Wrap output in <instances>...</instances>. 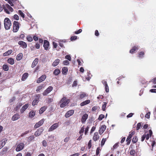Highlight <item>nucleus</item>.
<instances>
[{"instance_id": "nucleus-1", "label": "nucleus", "mask_w": 156, "mask_h": 156, "mask_svg": "<svg viewBox=\"0 0 156 156\" xmlns=\"http://www.w3.org/2000/svg\"><path fill=\"white\" fill-rule=\"evenodd\" d=\"M69 102V99H67L66 97H63L59 102V103L60 104V107L61 108H64L68 104Z\"/></svg>"}, {"instance_id": "nucleus-2", "label": "nucleus", "mask_w": 156, "mask_h": 156, "mask_svg": "<svg viewBox=\"0 0 156 156\" xmlns=\"http://www.w3.org/2000/svg\"><path fill=\"white\" fill-rule=\"evenodd\" d=\"M5 28L6 30H9L11 25L10 20L8 18H5L4 20Z\"/></svg>"}, {"instance_id": "nucleus-3", "label": "nucleus", "mask_w": 156, "mask_h": 156, "mask_svg": "<svg viewBox=\"0 0 156 156\" xmlns=\"http://www.w3.org/2000/svg\"><path fill=\"white\" fill-rule=\"evenodd\" d=\"M3 8L4 9V11L7 13L9 14L10 13L8 10L11 12H12L13 9L9 4H6L2 5Z\"/></svg>"}, {"instance_id": "nucleus-4", "label": "nucleus", "mask_w": 156, "mask_h": 156, "mask_svg": "<svg viewBox=\"0 0 156 156\" xmlns=\"http://www.w3.org/2000/svg\"><path fill=\"white\" fill-rule=\"evenodd\" d=\"M19 23L17 21H14L13 23V31L14 32H16L19 30Z\"/></svg>"}, {"instance_id": "nucleus-5", "label": "nucleus", "mask_w": 156, "mask_h": 156, "mask_svg": "<svg viewBox=\"0 0 156 156\" xmlns=\"http://www.w3.org/2000/svg\"><path fill=\"white\" fill-rule=\"evenodd\" d=\"M24 147V144L23 143H20L17 146L16 150L17 151H19L23 150Z\"/></svg>"}, {"instance_id": "nucleus-6", "label": "nucleus", "mask_w": 156, "mask_h": 156, "mask_svg": "<svg viewBox=\"0 0 156 156\" xmlns=\"http://www.w3.org/2000/svg\"><path fill=\"white\" fill-rule=\"evenodd\" d=\"M58 126L59 125L58 123H54L49 128L48 131L51 132L57 128Z\"/></svg>"}, {"instance_id": "nucleus-7", "label": "nucleus", "mask_w": 156, "mask_h": 156, "mask_svg": "<svg viewBox=\"0 0 156 156\" xmlns=\"http://www.w3.org/2000/svg\"><path fill=\"white\" fill-rule=\"evenodd\" d=\"M53 88L51 86L49 87L43 93L44 96L47 95L53 90Z\"/></svg>"}, {"instance_id": "nucleus-8", "label": "nucleus", "mask_w": 156, "mask_h": 156, "mask_svg": "<svg viewBox=\"0 0 156 156\" xmlns=\"http://www.w3.org/2000/svg\"><path fill=\"white\" fill-rule=\"evenodd\" d=\"M44 122V119H41L35 124V125L34 126V128L35 129H36L39 127L43 124Z\"/></svg>"}, {"instance_id": "nucleus-9", "label": "nucleus", "mask_w": 156, "mask_h": 156, "mask_svg": "<svg viewBox=\"0 0 156 156\" xmlns=\"http://www.w3.org/2000/svg\"><path fill=\"white\" fill-rule=\"evenodd\" d=\"M7 140L5 138H4L0 141V149H2L6 143Z\"/></svg>"}, {"instance_id": "nucleus-10", "label": "nucleus", "mask_w": 156, "mask_h": 156, "mask_svg": "<svg viewBox=\"0 0 156 156\" xmlns=\"http://www.w3.org/2000/svg\"><path fill=\"white\" fill-rule=\"evenodd\" d=\"M43 131V128H40L35 133V135L36 136H39L41 134Z\"/></svg>"}, {"instance_id": "nucleus-11", "label": "nucleus", "mask_w": 156, "mask_h": 156, "mask_svg": "<svg viewBox=\"0 0 156 156\" xmlns=\"http://www.w3.org/2000/svg\"><path fill=\"white\" fill-rule=\"evenodd\" d=\"M18 44L23 48H26L27 47V45L26 43L23 41H20L18 42Z\"/></svg>"}, {"instance_id": "nucleus-12", "label": "nucleus", "mask_w": 156, "mask_h": 156, "mask_svg": "<svg viewBox=\"0 0 156 156\" xmlns=\"http://www.w3.org/2000/svg\"><path fill=\"white\" fill-rule=\"evenodd\" d=\"M46 76L45 75H42L40 77L38 78L37 81V83H40L44 81L46 78Z\"/></svg>"}, {"instance_id": "nucleus-13", "label": "nucleus", "mask_w": 156, "mask_h": 156, "mask_svg": "<svg viewBox=\"0 0 156 156\" xmlns=\"http://www.w3.org/2000/svg\"><path fill=\"white\" fill-rule=\"evenodd\" d=\"M134 134V132H132L131 133L129 134V135L128 136L126 141H127V144H129L130 143V141L131 140V138L133 136V135Z\"/></svg>"}, {"instance_id": "nucleus-14", "label": "nucleus", "mask_w": 156, "mask_h": 156, "mask_svg": "<svg viewBox=\"0 0 156 156\" xmlns=\"http://www.w3.org/2000/svg\"><path fill=\"white\" fill-rule=\"evenodd\" d=\"M74 111L73 110H71L68 111L65 114V117L66 118H68L72 115L74 113Z\"/></svg>"}, {"instance_id": "nucleus-15", "label": "nucleus", "mask_w": 156, "mask_h": 156, "mask_svg": "<svg viewBox=\"0 0 156 156\" xmlns=\"http://www.w3.org/2000/svg\"><path fill=\"white\" fill-rule=\"evenodd\" d=\"M106 126L105 125H103L101 126L100 129L99 130L100 134H102L106 129Z\"/></svg>"}, {"instance_id": "nucleus-16", "label": "nucleus", "mask_w": 156, "mask_h": 156, "mask_svg": "<svg viewBox=\"0 0 156 156\" xmlns=\"http://www.w3.org/2000/svg\"><path fill=\"white\" fill-rule=\"evenodd\" d=\"M20 118V115L16 113L14 114L12 117L11 119L13 121H16L18 119H19Z\"/></svg>"}, {"instance_id": "nucleus-17", "label": "nucleus", "mask_w": 156, "mask_h": 156, "mask_svg": "<svg viewBox=\"0 0 156 156\" xmlns=\"http://www.w3.org/2000/svg\"><path fill=\"white\" fill-rule=\"evenodd\" d=\"M29 105L28 104H26L24 105H23L21 109H20V112L21 113H23L25 110L28 107Z\"/></svg>"}, {"instance_id": "nucleus-18", "label": "nucleus", "mask_w": 156, "mask_h": 156, "mask_svg": "<svg viewBox=\"0 0 156 156\" xmlns=\"http://www.w3.org/2000/svg\"><path fill=\"white\" fill-rule=\"evenodd\" d=\"M88 115L86 114H84L82 117L81 122L82 123H84L87 118Z\"/></svg>"}, {"instance_id": "nucleus-19", "label": "nucleus", "mask_w": 156, "mask_h": 156, "mask_svg": "<svg viewBox=\"0 0 156 156\" xmlns=\"http://www.w3.org/2000/svg\"><path fill=\"white\" fill-rule=\"evenodd\" d=\"M49 45V43L47 40H44V44L43 46L44 48L45 49L47 50L48 48V47Z\"/></svg>"}, {"instance_id": "nucleus-20", "label": "nucleus", "mask_w": 156, "mask_h": 156, "mask_svg": "<svg viewBox=\"0 0 156 156\" xmlns=\"http://www.w3.org/2000/svg\"><path fill=\"white\" fill-rule=\"evenodd\" d=\"M38 61V59L37 58H36L34 60L31 65V67L32 68H33L35 67V66L37 64Z\"/></svg>"}, {"instance_id": "nucleus-21", "label": "nucleus", "mask_w": 156, "mask_h": 156, "mask_svg": "<svg viewBox=\"0 0 156 156\" xmlns=\"http://www.w3.org/2000/svg\"><path fill=\"white\" fill-rule=\"evenodd\" d=\"M47 108V106H44L42 107L39 111V113L40 114H41L46 110Z\"/></svg>"}, {"instance_id": "nucleus-22", "label": "nucleus", "mask_w": 156, "mask_h": 156, "mask_svg": "<svg viewBox=\"0 0 156 156\" xmlns=\"http://www.w3.org/2000/svg\"><path fill=\"white\" fill-rule=\"evenodd\" d=\"M99 138L98 136V133L97 132L95 133L93 137V139L94 141L97 140Z\"/></svg>"}, {"instance_id": "nucleus-23", "label": "nucleus", "mask_w": 156, "mask_h": 156, "mask_svg": "<svg viewBox=\"0 0 156 156\" xmlns=\"http://www.w3.org/2000/svg\"><path fill=\"white\" fill-rule=\"evenodd\" d=\"M23 57V54L21 53H20L16 56V59L17 61H20L22 58Z\"/></svg>"}, {"instance_id": "nucleus-24", "label": "nucleus", "mask_w": 156, "mask_h": 156, "mask_svg": "<svg viewBox=\"0 0 156 156\" xmlns=\"http://www.w3.org/2000/svg\"><path fill=\"white\" fill-rule=\"evenodd\" d=\"M28 76V74L27 73H25L23 75L21 80L23 81H24Z\"/></svg>"}, {"instance_id": "nucleus-25", "label": "nucleus", "mask_w": 156, "mask_h": 156, "mask_svg": "<svg viewBox=\"0 0 156 156\" xmlns=\"http://www.w3.org/2000/svg\"><path fill=\"white\" fill-rule=\"evenodd\" d=\"M90 102V101L89 100H87L81 103L80 104L81 106H83L86 105L89 103Z\"/></svg>"}, {"instance_id": "nucleus-26", "label": "nucleus", "mask_w": 156, "mask_h": 156, "mask_svg": "<svg viewBox=\"0 0 156 156\" xmlns=\"http://www.w3.org/2000/svg\"><path fill=\"white\" fill-rule=\"evenodd\" d=\"M12 52V50H10L8 51H7L5 52L3 54V56H8V55L10 54Z\"/></svg>"}, {"instance_id": "nucleus-27", "label": "nucleus", "mask_w": 156, "mask_h": 156, "mask_svg": "<svg viewBox=\"0 0 156 156\" xmlns=\"http://www.w3.org/2000/svg\"><path fill=\"white\" fill-rule=\"evenodd\" d=\"M87 96V94L84 92H81L80 95V99H82L83 98Z\"/></svg>"}, {"instance_id": "nucleus-28", "label": "nucleus", "mask_w": 156, "mask_h": 156, "mask_svg": "<svg viewBox=\"0 0 156 156\" xmlns=\"http://www.w3.org/2000/svg\"><path fill=\"white\" fill-rule=\"evenodd\" d=\"M60 61V60L58 59H56L55 60L54 62H53L52 64V66H57L59 63Z\"/></svg>"}, {"instance_id": "nucleus-29", "label": "nucleus", "mask_w": 156, "mask_h": 156, "mask_svg": "<svg viewBox=\"0 0 156 156\" xmlns=\"http://www.w3.org/2000/svg\"><path fill=\"white\" fill-rule=\"evenodd\" d=\"M35 114V112L34 111H32L29 112V116L30 118H33L34 117Z\"/></svg>"}, {"instance_id": "nucleus-30", "label": "nucleus", "mask_w": 156, "mask_h": 156, "mask_svg": "<svg viewBox=\"0 0 156 156\" xmlns=\"http://www.w3.org/2000/svg\"><path fill=\"white\" fill-rule=\"evenodd\" d=\"M7 61L11 65H13L14 63V60L12 58H9L7 60Z\"/></svg>"}, {"instance_id": "nucleus-31", "label": "nucleus", "mask_w": 156, "mask_h": 156, "mask_svg": "<svg viewBox=\"0 0 156 156\" xmlns=\"http://www.w3.org/2000/svg\"><path fill=\"white\" fill-rule=\"evenodd\" d=\"M38 98H36L34 100L32 103V105L33 106H34L37 105L38 103Z\"/></svg>"}, {"instance_id": "nucleus-32", "label": "nucleus", "mask_w": 156, "mask_h": 156, "mask_svg": "<svg viewBox=\"0 0 156 156\" xmlns=\"http://www.w3.org/2000/svg\"><path fill=\"white\" fill-rule=\"evenodd\" d=\"M68 72V69L67 67H64L62 69V72L63 74H66Z\"/></svg>"}, {"instance_id": "nucleus-33", "label": "nucleus", "mask_w": 156, "mask_h": 156, "mask_svg": "<svg viewBox=\"0 0 156 156\" xmlns=\"http://www.w3.org/2000/svg\"><path fill=\"white\" fill-rule=\"evenodd\" d=\"M54 136L52 135H51L48 136V139L49 142H51L54 140Z\"/></svg>"}, {"instance_id": "nucleus-34", "label": "nucleus", "mask_w": 156, "mask_h": 156, "mask_svg": "<svg viewBox=\"0 0 156 156\" xmlns=\"http://www.w3.org/2000/svg\"><path fill=\"white\" fill-rule=\"evenodd\" d=\"M8 149V148L6 147H5L3 148L2 149V152L1 153V154H5Z\"/></svg>"}, {"instance_id": "nucleus-35", "label": "nucleus", "mask_w": 156, "mask_h": 156, "mask_svg": "<svg viewBox=\"0 0 156 156\" xmlns=\"http://www.w3.org/2000/svg\"><path fill=\"white\" fill-rule=\"evenodd\" d=\"M138 49V47H133L132 49L130 50V53H132L133 52H134L135 51H136V50H137Z\"/></svg>"}, {"instance_id": "nucleus-36", "label": "nucleus", "mask_w": 156, "mask_h": 156, "mask_svg": "<svg viewBox=\"0 0 156 156\" xmlns=\"http://www.w3.org/2000/svg\"><path fill=\"white\" fill-rule=\"evenodd\" d=\"M60 73V70L58 69H55L53 72V74L55 75H58Z\"/></svg>"}, {"instance_id": "nucleus-37", "label": "nucleus", "mask_w": 156, "mask_h": 156, "mask_svg": "<svg viewBox=\"0 0 156 156\" xmlns=\"http://www.w3.org/2000/svg\"><path fill=\"white\" fill-rule=\"evenodd\" d=\"M22 104L21 103H18L16 106V107L15 108V110L17 111L22 106Z\"/></svg>"}, {"instance_id": "nucleus-38", "label": "nucleus", "mask_w": 156, "mask_h": 156, "mask_svg": "<svg viewBox=\"0 0 156 156\" xmlns=\"http://www.w3.org/2000/svg\"><path fill=\"white\" fill-rule=\"evenodd\" d=\"M144 53L143 52H140L139 53L138 57L140 58H142L144 57Z\"/></svg>"}, {"instance_id": "nucleus-39", "label": "nucleus", "mask_w": 156, "mask_h": 156, "mask_svg": "<svg viewBox=\"0 0 156 156\" xmlns=\"http://www.w3.org/2000/svg\"><path fill=\"white\" fill-rule=\"evenodd\" d=\"M18 13L23 18H24L25 17V14L19 10L18 11Z\"/></svg>"}, {"instance_id": "nucleus-40", "label": "nucleus", "mask_w": 156, "mask_h": 156, "mask_svg": "<svg viewBox=\"0 0 156 156\" xmlns=\"http://www.w3.org/2000/svg\"><path fill=\"white\" fill-rule=\"evenodd\" d=\"M107 104V103L106 102H103V104L102 106V110L103 111H105V108H106Z\"/></svg>"}, {"instance_id": "nucleus-41", "label": "nucleus", "mask_w": 156, "mask_h": 156, "mask_svg": "<svg viewBox=\"0 0 156 156\" xmlns=\"http://www.w3.org/2000/svg\"><path fill=\"white\" fill-rule=\"evenodd\" d=\"M3 69L4 70L6 71L9 69L7 65L4 64L3 66Z\"/></svg>"}, {"instance_id": "nucleus-42", "label": "nucleus", "mask_w": 156, "mask_h": 156, "mask_svg": "<svg viewBox=\"0 0 156 156\" xmlns=\"http://www.w3.org/2000/svg\"><path fill=\"white\" fill-rule=\"evenodd\" d=\"M27 39L29 42H31L33 41L32 37L30 36H28L27 37Z\"/></svg>"}, {"instance_id": "nucleus-43", "label": "nucleus", "mask_w": 156, "mask_h": 156, "mask_svg": "<svg viewBox=\"0 0 156 156\" xmlns=\"http://www.w3.org/2000/svg\"><path fill=\"white\" fill-rule=\"evenodd\" d=\"M104 117L105 116L103 114H101L99 115L98 118V119L99 120H101L104 118Z\"/></svg>"}, {"instance_id": "nucleus-44", "label": "nucleus", "mask_w": 156, "mask_h": 156, "mask_svg": "<svg viewBox=\"0 0 156 156\" xmlns=\"http://www.w3.org/2000/svg\"><path fill=\"white\" fill-rule=\"evenodd\" d=\"M137 141V136H135L134 137L132 140V142L134 143H135Z\"/></svg>"}, {"instance_id": "nucleus-45", "label": "nucleus", "mask_w": 156, "mask_h": 156, "mask_svg": "<svg viewBox=\"0 0 156 156\" xmlns=\"http://www.w3.org/2000/svg\"><path fill=\"white\" fill-rule=\"evenodd\" d=\"M130 154L131 155H135L136 153L135 150L133 149L131 150L130 151Z\"/></svg>"}, {"instance_id": "nucleus-46", "label": "nucleus", "mask_w": 156, "mask_h": 156, "mask_svg": "<svg viewBox=\"0 0 156 156\" xmlns=\"http://www.w3.org/2000/svg\"><path fill=\"white\" fill-rule=\"evenodd\" d=\"M106 141V138H105V139L103 138L102 139V140L101 141V146H103L104 144Z\"/></svg>"}, {"instance_id": "nucleus-47", "label": "nucleus", "mask_w": 156, "mask_h": 156, "mask_svg": "<svg viewBox=\"0 0 156 156\" xmlns=\"http://www.w3.org/2000/svg\"><path fill=\"white\" fill-rule=\"evenodd\" d=\"M77 84V81L75 80L73 82V83L72 85V86L73 87H76Z\"/></svg>"}, {"instance_id": "nucleus-48", "label": "nucleus", "mask_w": 156, "mask_h": 156, "mask_svg": "<svg viewBox=\"0 0 156 156\" xmlns=\"http://www.w3.org/2000/svg\"><path fill=\"white\" fill-rule=\"evenodd\" d=\"M43 85H41L38 86L37 87L36 91L37 92L39 91L40 90L42 89V88L43 87Z\"/></svg>"}, {"instance_id": "nucleus-49", "label": "nucleus", "mask_w": 156, "mask_h": 156, "mask_svg": "<svg viewBox=\"0 0 156 156\" xmlns=\"http://www.w3.org/2000/svg\"><path fill=\"white\" fill-rule=\"evenodd\" d=\"M69 62L67 60H65L63 62V63L65 65H67L69 64Z\"/></svg>"}, {"instance_id": "nucleus-50", "label": "nucleus", "mask_w": 156, "mask_h": 156, "mask_svg": "<svg viewBox=\"0 0 156 156\" xmlns=\"http://www.w3.org/2000/svg\"><path fill=\"white\" fill-rule=\"evenodd\" d=\"M65 58L66 59H67L69 61H70L71 60V56L69 55H66Z\"/></svg>"}, {"instance_id": "nucleus-51", "label": "nucleus", "mask_w": 156, "mask_h": 156, "mask_svg": "<svg viewBox=\"0 0 156 156\" xmlns=\"http://www.w3.org/2000/svg\"><path fill=\"white\" fill-rule=\"evenodd\" d=\"M42 144L43 146L46 147L47 145V143L45 140H43L42 142Z\"/></svg>"}, {"instance_id": "nucleus-52", "label": "nucleus", "mask_w": 156, "mask_h": 156, "mask_svg": "<svg viewBox=\"0 0 156 156\" xmlns=\"http://www.w3.org/2000/svg\"><path fill=\"white\" fill-rule=\"evenodd\" d=\"M141 122H139L137 124V127H136V130H138L140 129V128L141 127Z\"/></svg>"}, {"instance_id": "nucleus-53", "label": "nucleus", "mask_w": 156, "mask_h": 156, "mask_svg": "<svg viewBox=\"0 0 156 156\" xmlns=\"http://www.w3.org/2000/svg\"><path fill=\"white\" fill-rule=\"evenodd\" d=\"M119 146L118 143L115 144L113 147L112 149H114L117 148Z\"/></svg>"}, {"instance_id": "nucleus-54", "label": "nucleus", "mask_w": 156, "mask_h": 156, "mask_svg": "<svg viewBox=\"0 0 156 156\" xmlns=\"http://www.w3.org/2000/svg\"><path fill=\"white\" fill-rule=\"evenodd\" d=\"M77 38V36H72L70 38V40L71 41H73L76 40Z\"/></svg>"}, {"instance_id": "nucleus-55", "label": "nucleus", "mask_w": 156, "mask_h": 156, "mask_svg": "<svg viewBox=\"0 0 156 156\" xmlns=\"http://www.w3.org/2000/svg\"><path fill=\"white\" fill-rule=\"evenodd\" d=\"M25 37L24 35L23 34H21L20 35V39L23 40L24 38Z\"/></svg>"}, {"instance_id": "nucleus-56", "label": "nucleus", "mask_w": 156, "mask_h": 156, "mask_svg": "<svg viewBox=\"0 0 156 156\" xmlns=\"http://www.w3.org/2000/svg\"><path fill=\"white\" fill-rule=\"evenodd\" d=\"M105 87L106 91L107 92H109V88L108 84H106V85H105Z\"/></svg>"}, {"instance_id": "nucleus-57", "label": "nucleus", "mask_w": 156, "mask_h": 156, "mask_svg": "<svg viewBox=\"0 0 156 156\" xmlns=\"http://www.w3.org/2000/svg\"><path fill=\"white\" fill-rule=\"evenodd\" d=\"M70 139V137L69 136L67 137L66 138H65V139L64 140V142H67Z\"/></svg>"}, {"instance_id": "nucleus-58", "label": "nucleus", "mask_w": 156, "mask_h": 156, "mask_svg": "<svg viewBox=\"0 0 156 156\" xmlns=\"http://www.w3.org/2000/svg\"><path fill=\"white\" fill-rule=\"evenodd\" d=\"M15 100V98L13 97L11 99L9 100V102L10 103H11L13 102Z\"/></svg>"}, {"instance_id": "nucleus-59", "label": "nucleus", "mask_w": 156, "mask_h": 156, "mask_svg": "<svg viewBox=\"0 0 156 156\" xmlns=\"http://www.w3.org/2000/svg\"><path fill=\"white\" fill-rule=\"evenodd\" d=\"M13 17L14 19L16 20H19V17L17 15H15Z\"/></svg>"}, {"instance_id": "nucleus-60", "label": "nucleus", "mask_w": 156, "mask_h": 156, "mask_svg": "<svg viewBox=\"0 0 156 156\" xmlns=\"http://www.w3.org/2000/svg\"><path fill=\"white\" fill-rule=\"evenodd\" d=\"M84 128L83 127L81 128V130H80V131L79 132V133L80 134L83 133L84 131Z\"/></svg>"}, {"instance_id": "nucleus-61", "label": "nucleus", "mask_w": 156, "mask_h": 156, "mask_svg": "<svg viewBox=\"0 0 156 156\" xmlns=\"http://www.w3.org/2000/svg\"><path fill=\"white\" fill-rule=\"evenodd\" d=\"M91 140H90L89 141L88 143V147L89 149H90L91 146Z\"/></svg>"}, {"instance_id": "nucleus-62", "label": "nucleus", "mask_w": 156, "mask_h": 156, "mask_svg": "<svg viewBox=\"0 0 156 156\" xmlns=\"http://www.w3.org/2000/svg\"><path fill=\"white\" fill-rule=\"evenodd\" d=\"M89 128V127L88 126H87V127L86 128L85 131V135H86L87 134V133L88 131Z\"/></svg>"}, {"instance_id": "nucleus-63", "label": "nucleus", "mask_w": 156, "mask_h": 156, "mask_svg": "<svg viewBox=\"0 0 156 156\" xmlns=\"http://www.w3.org/2000/svg\"><path fill=\"white\" fill-rule=\"evenodd\" d=\"M98 107L97 106H94L92 107V111H95L98 109Z\"/></svg>"}, {"instance_id": "nucleus-64", "label": "nucleus", "mask_w": 156, "mask_h": 156, "mask_svg": "<svg viewBox=\"0 0 156 156\" xmlns=\"http://www.w3.org/2000/svg\"><path fill=\"white\" fill-rule=\"evenodd\" d=\"M80 155L79 153H77L72 154L70 156H79Z\"/></svg>"}]
</instances>
